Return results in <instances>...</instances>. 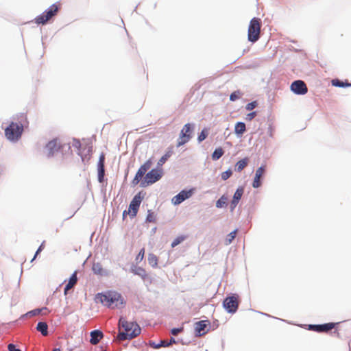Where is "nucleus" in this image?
<instances>
[{"label":"nucleus","instance_id":"nucleus-1","mask_svg":"<svg viewBox=\"0 0 351 351\" xmlns=\"http://www.w3.org/2000/svg\"><path fill=\"white\" fill-rule=\"evenodd\" d=\"M17 120L19 123L12 122L8 127L5 129V135L6 138L11 141H18L23 133V128L28 125V121L26 114H21L17 116Z\"/></svg>","mask_w":351,"mask_h":351},{"label":"nucleus","instance_id":"nucleus-2","mask_svg":"<svg viewBox=\"0 0 351 351\" xmlns=\"http://www.w3.org/2000/svg\"><path fill=\"white\" fill-rule=\"evenodd\" d=\"M95 301L110 308H120L124 303L121 295L112 291L97 293L95 296Z\"/></svg>","mask_w":351,"mask_h":351},{"label":"nucleus","instance_id":"nucleus-3","mask_svg":"<svg viewBox=\"0 0 351 351\" xmlns=\"http://www.w3.org/2000/svg\"><path fill=\"white\" fill-rule=\"evenodd\" d=\"M119 325L125 330L118 334L117 338L120 341L134 338L141 333V328L136 323L128 322L122 317L119 319Z\"/></svg>","mask_w":351,"mask_h":351},{"label":"nucleus","instance_id":"nucleus-4","mask_svg":"<svg viewBox=\"0 0 351 351\" xmlns=\"http://www.w3.org/2000/svg\"><path fill=\"white\" fill-rule=\"evenodd\" d=\"M60 8V5L54 3L51 5L47 10L43 12L41 14L38 15L34 19V21L36 24L45 25L49 22L53 16L57 15Z\"/></svg>","mask_w":351,"mask_h":351},{"label":"nucleus","instance_id":"nucleus-5","mask_svg":"<svg viewBox=\"0 0 351 351\" xmlns=\"http://www.w3.org/2000/svg\"><path fill=\"white\" fill-rule=\"evenodd\" d=\"M261 27V19L254 17L250 21L247 31V38L250 42L254 43L259 39Z\"/></svg>","mask_w":351,"mask_h":351},{"label":"nucleus","instance_id":"nucleus-6","mask_svg":"<svg viewBox=\"0 0 351 351\" xmlns=\"http://www.w3.org/2000/svg\"><path fill=\"white\" fill-rule=\"evenodd\" d=\"M162 170L156 169H152L145 175L144 179L141 181V186L146 187L155 183L162 178Z\"/></svg>","mask_w":351,"mask_h":351},{"label":"nucleus","instance_id":"nucleus-7","mask_svg":"<svg viewBox=\"0 0 351 351\" xmlns=\"http://www.w3.org/2000/svg\"><path fill=\"white\" fill-rule=\"evenodd\" d=\"M193 128V125L191 123H186L183 126L178 139L177 147H180L190 141L192 137Z\"/></svg>","mask_w":351,"mask_h":351},{"label":"nucleus","instance_id":"nucleus-8","mask_svg":"<svg viewBox=\"0 0 351 351\" xmlns=\"http://www.w3.org/2000/svg\"><path fill=\"white\" fill-rule=\"evenodd\" d=\"M239 296L236 294L227 297L223 302L225 309L230 313H234L239 307Z\"/></svg>","mask_w":351,"mask_h":351},{"label":"nucleus","instance_id":"nucleus-9","mask_svg":"<svg viewBox=\"0 0 351 351\" xmlns=\"http://www.w3.org/2000/svg\"><path fill=\"white\" fill-rule=\"evenodd\" d=\"M142 198L140 195V194L136 195L132 200L131 201L130 205L128 211L124 210L123 213V217L126 213L130 215L131 217H135L138 213L141 202Z\"/></svg>","mask_w":351,"mask_h":351},{"label":"nucleus","instance_id":"nucleus-10","mask_svg":"<svg viewBox=\"0 0 351 351\" xmlns=\"http://www.w3.org/2000/svg\"><path fill=\"white\" fill-rule=\"evenodd\" d=\"M151 166L152 161L150 160H148L143 165L140 167L134 179L132 181V184L133 186H136L140 182V180L146 173L147 171L151 167Z\"/></svg>","mask_w":351,"mask_h":351},{"label":"nucleus","instance_id":"nucleus-11","mask_svg":"<svg viewBox=\"0 0 351 351\" xmlns=\"http://www.w3.org/2000/svg\"><path fill=\"white\" fill-rule=\"evenodd\" d=\"M291 90L297 95H305L308 92L306 84L302 80H295L291 84Z\"/></svg>","mask_w":351,"mask_h":351},{"label":"nucleus","instance_id":"nucleus-12","mask_svg":"<svg viewBox=\"0 0 351 351\" xmlns=\"http://www.w3.org/2000/svg\"><path fill=\"white\" fill-rule=\"evenodd\" d=\"M46 149L47 151V156H52L56 152L60 150L62 147L61 143L58 138H54L50 141L46 145Z\"/></svg>","mask_w":351,"mask_h":351},{"label":"nucleus","instance_id":"nucleus-13","mask_svg":"<svg viewBox=\"0 0 351 351\" xmlns=\"http://www.w3.org/2000/svg\"><path fill=\"white\" fill-rule=\"evenodd\" d=\"M337 324L338 323L330 322L319 325H309V329L317 332H327L335 328Z\"/></svg>","mask_w":351,"mask_h":351},{"label":"nucleus","instance_id":"nucleus-14","mask_svg":"<svg viewBox=\"0 0 351 351\" xmlns=\"http://www.w3.org/2000/svg\"><path fill=\"white\" fill-rule=\"evenodd\" d=\"M193 194V191H182L178 195L172 198V203L175 205H178L185 199L189 198Z\"/></svg>","mask_w":351,"mask_h":351},{"label":"nucleus","instance_id":"nucleus-15","mask_svg":"<svg viewBox=\"0 0 351 351\" xmlns=\"http://www.w3.org/2000/svg\"><path fill=\"white\" fill-rule=\"evenodd\" d=\"M265 171V165H262L256 169L255 176L252 182V186L254 188H258L261 186V178L264 176Z\"/></svg>","mask_w":351,"mask_h":351},{"label":"nucleus","instance_id":"nucleus-16","mask_svg":"<svg viewBox=\"0 0 351 351\" xmlns=\"http://www.w3.org/2000/svg\"><path fill=\"white\" fill-rule=\"evenodd\" d=\"M244 193V188L243 186H239L237 191H235L233 198L230 202V211L232 212L237 204H239L240 199L242 197V195Z\"/></svg>","mask_w":351,"mask_h":351},{"label":"nucleus","instance_id":"nucleus-17","mask_svg":"<svg viewBox=\"0 0 351 351\" xmlns=\"http://www.w3.org/2000/svg\"><path fill=\"white\" fill-rule=\"evenodd\" d=\"M206 321H199L195 324V330L197 335L202 336L206 333V328L208 324Z\"/></svg>","mask_w":351,"mask_h":351},{"label":"nucleus","instance_id":"nucleus-18","mask_svg":"<svg viewBox=\"0 0 351 351\" xmlns=\"http://www.w3.org/2000/svg\"><path fill=\"white\" fill-rule=\"evenodd\" d=\"M103 333L101 331L95 330L90 332V342L93 345L97 344L99 341L103 338Z\"/></svg>","mask_w":351,"mask_h":351},{"label":"nucleus","instance_id":"nucleus-19","mask_svg":"<svg viewBox=\"0 0 351 351\" xmlns=\"http://www.w3.org/2000/svg\"><path fill=\"white\" fill-rule=\"evenodd\" d=\"M77 271H75L72 276L70 277L69 282L66 285L64 288V294L66 295L68 291L72 289L77 283Z\"/></svg>","mask_w":351,"mask_h":351},{"label":"nucleus","instance_id":"nucleus-20","mask_svg":"<svg viewBox=\"0 0 351 351\" xmlns=\"http://www.w3.org/2000/svg\"><path fill=\"white\" fill-rule=\"evenodd\" d=\"M132 271L135 274L140 276L143 280H146L148 278L149 276L146 271V270L141 267L135 266L132 269Z\"/></svg>","mask_w":351,"mask_h":351},{"label":"nucleus","instance_id":"nucleus-21","mask_svg":"<svg viewBox=\"0 0 351 351\" xmlns=\"http://www.w3.org/2000/svg\"><path fill=\"white\" fill-rule=\"evenodd\" d=\"M36 329L38 331L40 332L43 336H47L48 335V326L46 322H38Z\"/></svg>","mask_w":351,"mask_h":351},{"label":"nucleus","instance_id":"nucleus-22","mask_svg":"<svg viewBox=\"0 0 351 351\" xmlns=\"http://www.w3.org/2000/svg\"><path fill=\"white\" fill-rule=\"evenodd\" d=\"M246 130L245 124L243 122H238L234 127V132L237 135H242Z\"/></svg>","mask_w":351,"mask_h":351},{"label":"nucleus","instance_id":"nucleus-23","mask_svg":"<svg viewBox=\"0 0 351 351\" xmlns=\"http://www.w3.org/2000/svg\"><path fill=\"white\" fill-rule=\"evenodd\" d=\"M147 261H148V263L152 267L156 268L158 267V258L155 254H154L152 253L149 254Z\"/></svg>","mask_w":351,"mask_h":351},{"label":"nucleus","instance_id":"nucleus-24","mask_svg":"<svg viewBox=\"0 0 351 351\" xmlns=\"http://www.w3.org/2000/svg\"><path fill=\"white\" fill-rule=\"evenodd\" d=\"M247 163L248 159L247 158L238 161L236 164L237 171L239 172L241 171L247 165Z\"/></svg>","mask_w":351,"mask_h":351},{"label":"nucleus","instance_id":"nucleus-25","mask_svg":"<svg viewBox=\"0 0 351 351\" xmlns=\"http://www.w3.org/2000/svg\"><path fill=\"white\" fill-rule=\"evenodd\" d=\"M224 154L221 147L217 148L212 154V158L214 160L219 159Z\"/></svg>","mask_w":351,"mask_h":351},{"label":"nucleus","instance_id":"nucleus-26","mask_svg":"<svg viewBox=\"0 0 351 351\" xmlns=\"http://www.w3.org/2000/svg\"><path fill=\"white\" fill-rule=\"evenodd\" d=\"M92 269L95 274L102 275L104 273V269L99 263H94Z\"/></svg>","mask_w":351,"mask_h":351},{"label":"nucleus","instance_id":"nucleus-27","mask_svg":"<svg viewBox=\"0 0 351 351\" xmlns=\"http://www.w3.org/2000/svg\"><path fill=\"white\" fill-rule=\"evenodd\" d=\"M228 197L226 195H222L217 202L216 207L218 208H222L227 204Z\"/></svg>","mask_w":351,"mask_h":351},{"label":"nucleus","instance_id":"nucleus-28","mask_svg":"<svg viewBox=\"0 0 351 351\" xmlns=\"http://www.w3.org/2000/svg\"><path fill=\"white\" fill-rule=\"evenodd\" d=\"M172 155V151L169 150L165 153L164 156H162L158 162V166H162L165 164V162L167 160V159Z\"/></svg>","mask_w":351,"mask_h":351},{"label":"nucleus","instance_id":"nucleus-29","mask_svg":"<svg viewBox=\"0 0 351 351\" xmlns=\"http://www.w3.org/2000/svg\"><path fill=\"white\" fill-rule=\"evenodd\" d=\"M186 239V237L184 235H181L176 237L171 243V247H175L176 246L181 243L182 241H184Z\"/></svg>","mask_w":351,"mask_h":351},{"label":"nucleus","instance_id":"nucleus-30","mask_svg":"<svg viewBox=\"0 0 351 351\" xmlns=\"http://www.w3.org/2000/svg\"><path fill=\"white\" fill-rule=\"evenodd\" d=\"M237 230H235L232 232H231L230 234H228L226 239V244L229 245L232 243V241L234 239L237 235Z\"/></svg>","mask_w":351,"mask_h":351},{"label":"nucleus","instance_id":"nucleus-31","mask_svg":"<svg viewBox=\"0 0 351 351\" xmlns=\"http://www.w3.org/2000/svg\"><path fill=\"white\" fill-rule=\"evenodd\" d=\"M208 134V130L207 128H204L200 134L198 135L197 140L199 142L203 141L206 138Z\"/></svg>","mask_w":351,"mask_h":351},{"label":"nucleus","instance_id":"nucleus-32","mask_svg":"<svg viewBox=\"0 0 351 351\" xmlns=\"http://www.w3.org/2000/svg\"><path fill=\"white\" fill-rule=\"evenodd\" d=\"M242 96V93L240 90H236L231 93L230 96V101H234L239 99Z\"/></svg>","mask_w":351,"mask_h":351},{"label":"nucleus","instance_id":"nucleus-33","mask_svg":"<svg viewBox=\"0 0 351 351\" xmlns=\"http://www.w3.org/2000/svg\"><path fill=\"white\" fill-rule=\"evenodd\" d=\"M104 162H105V155L104 154H101L99 158V162L97 164L98 170L99 169H104Z\"/></svg>","mask_w":351,"mask_h":351},{"label":"nucleus","instance_id":"nucleus-34","mask_svg":"<svg viewBox=\"0 0 351 351\" xmlns=\"http://www.w3.org/2000/svg\"><path fill=\"white\" fill-rule=\"evenodd\" d=\"M72 146L75 147L78 153L80 154L81 143L80 141L76 138H73L72 141Z\"/></svg>","mask_w":351,"mask_h":351},{"label":"nucleus","instance_id":"nucleus-35","mask_svg":"<svg viewBox=\"0 0 351 351\" xmlns=\"http://www.w3.org/2000/svg\"><path fill=\"white\" fill-rule=\"evenodd\" d=\"M145 250L144 247H143L140 250V252H138V255L136 256V257L135 258V261L137 263L143 260L144 256H145Z\"/></svg>","mask_w":351,"mask_h":351},{"label":"nucleus","instance_id":"nucleus-36","mask_svg":"<svg viewBox=\"0 0 351 351\" xmlns=\"http://www.w3.org/2000/svg\"><path fill=\"white\" fill-rule=\"evenodd\" d=\"M232 174V170L231 169H228L223 173H221V179L223 180H228Z\"/></svg>","mask_w":351,"mask_h":351},{"label":"nucleus","instance_id":"nucleus-37","mask_svg":"<svg viewBox=\"0 0 351 351\" xmlns=\"http://www.w3.org/2000/svg\"><path fill=\"white\" fill-rule=\"evenodd\" d=\"M146 221L148 222H155L156 221V216L153 212H151V210H148Z\"/></svg>","mask_w":351,"mask_h":351},{"label":"nucleus","instance_id":"nucleus-38","mask_svg":"<svg viewBox=\"0 0 351 351\" xmlns=\"http://www.w3.org/2000/svg\"><path fill=\"white\" fill-rule=\"evenodd\" d=\"M332 85L339 86V87H344L348 86L350 84L348 83H343V82L339 81V80H332Z\"/></svg>","mask_w":351,"mask_h":351},{"label":"nucleus","instance_id":"nucleus-39","mask_svg":"<svg viewBox=\"0 0 351 351\" xmlns=\"http://www.w3.org/2000/svg\"><path fill=\"white\" fill-rule=\"evenodd\" d=\"M171 345V343H169L166 340H161L157 346H154V348H159L160 347H168Z\"/></svg>","mask_w":351,"mask_h":351},{"label":"nucleus","instance_id":"nucleus-40","mask_svg":"<svg viewBox=\"0 0 351 351\" xmlns=\"http://www.w3.org/2000/svg\"><path fill=\"white\" fill-rule=\"evenodd\" d=\"M257 105H258L257 101H254L247 104L245 106V108L247 110L250 111V110H252L254 108H255L257 106Z\"/></svg>","mask_w":351,"mask_h":351},{"label":"nucleus","instance_id":"nucleus-41","mask_svg":"<svg viewBox=\"0 0 351 351\" xmlns=\"http://www.w3.org/2000/svg\"><path fill=\"white\" fill-rule=\"evenodd\" d=\"M105 175V169L98 170V180L100 183L104 182V178Z\"/></svg>","mask_w":351,"mask_h":351},{"label":"nucleus","instance_id":"nucleus-42","mask_svg":"<svg viewBox=\"0 0 351 351\" xmlns=\"http://www.w3.org/2000/svg\"><path fill=\"white\" fill-rule=\"evenodd\" d=\"M183 330V328H174L171 330V333L173 335H177L178 333L181 332Z\"/></svg>","mask_w":351,"mask_h":351},{"label":"nucleus","instance_id":"nucleus-43","mask_svg":"<svg viewBox=\"0 0 351 351\" xmlns=\"http://www.w3.org/2000/svg\"><path fill=\"white\" fill-rule=\"evenodd\" d=\"M256 116V112H252L247 114L246 120L251 121Z\"/></svg>","mask_w":351,"mask_h":351},{"label":"nucleus","instance_id":"nucleus-44","mask_svg":"<svg viewBox=\"0 0 351 351\" xmlns=\"http://www.w3.org/2000/svg\"><path fill=\"white\" fill-rule=\"evenodd\" d=\"M8 351H21L20 349L16 348L15 346L12 343H10L8 346Z\"/></svg>","mask_w":351,"mask_h":351},{"label":"nucleus","instance_id":"nucleus-45","mask_svg":"<svg viewBox=\"0 0 351 351\" xmlns=\"http://www.w3.org/2000/svg\"><path fill=\"white\" fill-rule=\"evenodd\" d=\"M43 247H44V242L40 245V246L37 250V251H36L34 258H32V261H33L36 258V256L42 251Z\"/></svg>","mask_w":351,"mask_h":351},{"label":"nucleus","instance_id":"nucleus-46","mask_svg":"<svg viewBox=\"0 0 351 351\" xmlns=\"http://www.w3.org/2000/svg\"><path fill=\"white\" fill-rule=\"evenodd\" d=\"M40 309H35L32 311H29L27 314L31 315L32 316L37 315L40 313Z\"/></svg>","mask_w":351,"mask_h":351},{"label":"nucleus","instance_id":"nucleus-47","mask_svg":"<svg viewBox=\"0 0 351 351\" xmlns=\"http://www.w3.org/2000/svg\"><path fill=\"white\" fill-rule=\"evenodd\" d=\"M168 342H169V343H171V345L172 343H176V340H175V339H174V338L171 337V339H170V341H168Z\"/></svg>","mask_w":351,"mask_h":351},{"label":"nucleus","instance_id":"nucleus-48","mask_svg":"<svg viewBox=\"0 0 351 351\" xmlns=\"http://www.w3.org/2000/svg\"><path fill=\"white\" fill-rule=\"evenodd\" d=\"M158 344H156L154 342L150 343V346L154 348V346H157Z\"/></svg>","mask_w":351,"mask_h":351},{"label":"nucleus","instance_id":"nucleus-49","mask_svg":"<svg viewBox=\"0 0 351 351\" xmlns=\"http://www.w3.org/2000/svg\"><path fill=\"white\" fill-rule=\"evenodd\" d=\"M53 351H60V350L59 348H56V349L53 350Z\"/></svg>","mask_w":351,"mask_h":351},{"label":"nucleus","instance_id":"nucleus-50","mask_svg":"<svg viewBox=\"0 0 351 351\" xmlns=\"http://www.w3.org/2000/svg\"><path fill=\"white\" fill-rule=\"evenodd\" d=\"M335 332H337V336H339V332H337V331H335Z\"/></svg>","mask_w":351,"mask_h":351},{"label":"nucleus","instance_id":"nucleus-51","mask_svg":"<svg viewBox=\"0 0 351 351\" xmlns=\"http://www.w3.org/2000/svg\"><path fill=\"white\" fill-rule=\"evenodd\" d=\"M101 351H105V350H102Z\"/></svg>","mask_w":351,"mask_h":351}]
</instances>
